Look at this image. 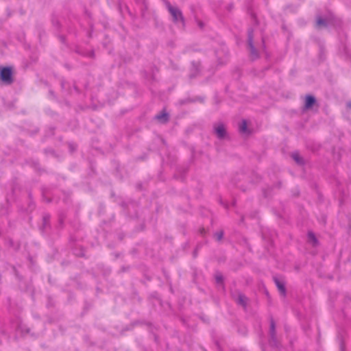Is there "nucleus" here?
Listing matches in <instances>:
<instances>
[{"instance_id": "1", "label": "nucleus", "mask_w": 351, "mask_h": 351, "mask_svg": "<svg viewBox=\"0 0 351 351\" xmlns=\"http://www.w3.org/2000/svg\"><path fill=\"white\" fill-rule=\"evenodd\" d=\"M165 5L168 11L173 17V22L178 23L181 21L183 24H184V19L182 11L179 8L172 6L169 1H166Z\"/></svg>"}, {"instance_id": "2", "label": "nucleus", "mask_w": 351, "mask_h": 351, "mask_svg": "<svg viewBox=\"0 0 351 351\" xmlns=\"http://www.w3.org/2000/svg\"><path fill=\"white\" fill-rule=\"evenodd\" d=\"M0 78L5 84H11L14 80L12 77V71L10 67H3L0 70Z\"/></svg>"}, {"instance_id": "3", "label": "nucleus", "mask_w": 351, "mask_h": 351, "mask_svg": "<svg viewBox=\"0 0 351 351\" xmlns=\"http://www.w3.org/2000/svg\"><path fill=\"white\" fill-rule=\"evenodd\" d=\"M248 47L250 50V55L254 58H258V53L256 49L254 44H253V30L252 29L248 30Z\"/></svg>"}, {"instance_id": "4", "label": "nucleus", "mask_w": 351, "mask_h": 351, "mask_svg": "<svg viewBox=\"0 0 351 351\" xmlns=\"http://www.w3.org/2000/svg\"><path fill=\"white\" fill-rule=\"evenodd\" d=\"M214 131L217 138L223 139L226 136L227 132L225 125L222 123H217L213 125Z\"/></svg>"}, {"instance_id": "5", "label": "nucleus", "mask_w": 351, "mask_h": 351, "mask_svg": "<svg viewBox=\"0 0 351 351\" xmlns=\"http://www.w3.org/2000/svg\"><path fill=\"white\" fill-rule=\"evenodd\" d=\"M269 335L271 345L273 346H277L278 342L276 335V324L273 318L270 319Z\"/></svg>"}, {"instance_id": "6", "label": "nucleus", "mask_w": 351, "mask_h": 351, "mask_svg": "<svg viewBox=\"0 0 351 351\" xmlns=\"http://www.w3.org/2000/svg\"><path fill=\"white\" fill-rule=\"evenodd\" d=\"M275 285H276L281 295L285 297L287 293V290L285 287V282L282 278H278L277 276H274L273 278Z\"/></svg>"}, {"instance_id": "7", "label": "nucleus", "mask_w": 351, "mask_h": 351, "mask_svg": "<svg viewBox=\"0 0 351 351\" xmlns=\"http://www.w3.org/2000/svg\"><path fill=\"white\" fill-rule=\"evenodd\" d=\"M315 104H316V99H315V97L308 95L306 96V98H305V104H304V109L309 110V109L312 108L313 105H315Z\"/></svg>"}, {"instance_id": "8", "label": "nucleus", "mask_w": 351, "mask_h": 351, "mask_svg": "<svg viewBox=\"0 0 351 351\" xmlns=\"http://www.w3.org/2000/svg\"><path fill=\"white\" fill-rule=\"evenodd\" d=\"M307 237H308V242L310 244H311L313 247H316L319 245L318 240L313 232L309 231L308 232Z\"/></svg>"}, {"instance_id": "9", "label": "nucleus", "mask_w": 351, "mask_h": 351, "mask_svg": "<svg viewBox=\"0 0 351 351\" xmlns=\"http://www.w3.org/2000/svg\"><path fill=\"white\" fill-rule=\"evenodd\" d=\"M156 119L162 123H165L168 121L169 115L167 112H163L156 116Z\"/></svg>"}, {"instance_id": "10", "label": "nucleus", "mask_w": 351, "mask_h": 351, "mask_svg": "<svg viewBox=\"0 0 351 351\" xmlns=\"http://www.w3.org/2000/svg\"><path fill=\"white\" fill-rule=\"evenodd\" d=\"M292 158L294 160V161L298 164V165H303L304 164V160L303 158L300 156V154L297 152H294L291 155Z\"/></svg>"}, {"instance_id": "11", "label": "nucleus", "mask_w": 351, "mask_h": 351, "mask_svg": "<svg viewBox=\"0 0 351 351\" xmlns=\"http://www.w3.org/2000/svg\"><path fill=\"white\" fill-rule=\"evenodd\" d=\"M327 21L326 19H322V17H318L316 21V26L318 28L322 27H326Z\"/></svg>"}, {"instance_id": "12", "label": "nucleus", "mask_w": 351, "mask_h": 351, "mask_svg": "<svg viewBox=\"0 0 351 351\" xmlns=\"http://www.w3.org/2000/svg\"><path fill=\"white\" fill-rule=\"evenodd\" d=\"M239 132L242 134L247 132V121L245 120H243L239 125Z\"/></svg>"}, {"instance_id": "13", "label": "nucleus", "mask_w": 351, "mask_h": 351, "mask_svg": "<svg viewBox=\"0 0 351 351\" xmlns=\"http://www.w3.org/2000/svg\"><path fill=\"white\" fill-rule=\"evenodd\" d=\"M238 304H241L243 307L246 306L247 298L244 295L240 294L237 300Z\"/></svg>"}, {"instance_id": "14", "label": "nucleus", "mask_w": 351, "mask_h": 351, "mask_svg": "<svg viewBox=\"0 0 351 351\" xmlns=\"http://www.w3.org/2000/svg\"><path fill=\"white\" fill-rule=\"evenodd\" d=\"M330 25H335V24H337V25L341 24V21L339 20H337L331 13H330Z\"/></svg>"}, {"instance_id": "15", "label": "nucleus", "mask_w": 351, "mask_h": 351, "mask_svg": "<svg viewBox=\"0 0 351 351\" xmlns=\"http://www.w3.org/2000/svg\"><path fill=\"white\" fill-rule=\"evenodd\" d=\"M215 238L217 241H221L223 237V231H219L215 233L214 234Z\"/></svg>"}, {"instance_id": "16", "label": "nucleus", "mask_w": 351, "mask_h": 351, "mask_svg": "<svg viewBox=\"0 0 351 351\" xmlns=\"http://www.w3.org/2000/svg\"><path fill=\"white\" fill-rule=\"evenodd\" d=\"M215 280H216V282L217 283H221L222 281H223V276L221 274H217L215 275Z\"/></svg>"}, {"instance_id": "17", "label": "nucleus", "mask_w": 351, "mask_h": 351, "mask_svg": "<svg viewBox=\"0 0 351 351\" xmlns=\"http://www.w3.org/2000/svg\"><path fill=\"white\" fill-rule=\"evenodd\" d=\"M49 221V215H45V216L43 217V225H44V226H46L48 224Z\"/></svg>"}, {"instance_id": "18", "label": "nucleus", "mask_w": 351, "mask_h": 351, "mask_svg": "<svg viewBox=\"0 0 351 351\" xmlns=\"http://www.w3.org/2000/svg\"><path fill=\"white\" fill-rule=\"evenodd\" d=\"M333 158L335 160H340L341 155L339 153H337V154L334 153Z\"/></svg>"}, {"instance_id": "19", "label": "nucleus", "mask_w": 351, "mask_h": 351, "mask_svg": "<svg viewBox=\"0 0 351 351\" xmlns=\"http://www.w3.org/2000/svg\"><path fill=\"white\" fill-rule=\"evenodd\" d=\"M346 107L348 108V109H350L351 110V101H348L346 103Z\"/></svg>"}, {"instance_id": "20", "label": "nucleus", "mask_w": 351, "mask_h": 351, "mask_svg": "<svg viewBox=\"0 0 351 351\" xmlns=\"http://www.w3.org/2000/svg\"><path fill=\"white\" fill-rule=\"evenodd\" d=\"M198 25L200 28H202L204 27V24L202 21H198Z\"/></svg>"}, {"instance_id": "21", "label": "nucleus", "mask_w": 351, "mask_h": 351, "mask_svg": "<svg viewBox=\"0 0 351 351\" xmlns=\"http://www.w3.org/2000/svg\"><path fill=\"white\" fill-rule=\"evenodd\" d=\"M340 348H341V351H344V347H343V345L342 343H341Z\"/></svg>"}]
</instances>
